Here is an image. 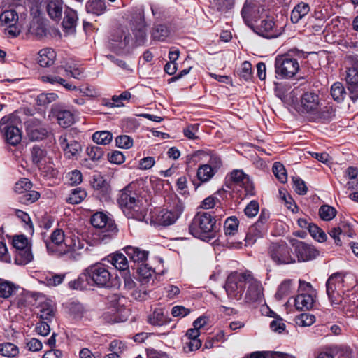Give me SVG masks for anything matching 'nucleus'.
I'll return each instance as SVG.
<instances>
[{"instance_id":"obj_1","label":"nucleus","mask_w":358,"mask_h":358,"mask_svg":"<svg viewBox=\"0 0 358 358\" xmlns=\"http://www.w3.org/2000/svg\"><path fill=\"white\" fill-rule=\"evenodd\" d=\"M117 202L127 217L138 221L145 219L146 208L132 185H129L120 191Z\"/></svg>"},{"instance_id":"obj_2","label":"nucleus","mask_w":358,"mask_h":358,"mask_svg":"<svg viewBox=\"0 0 358 358\" xmlns=\"http://www.w3.org/2000/svg\"><path fill=\"white\" fill-rule=\"evenodd\" d=\"M189 230L194 237L208 241L215 236V220L208 213L199 212L192 219Z\"/></svg>"},{"instance_id":"obj_3","label":"nucleus","mask_w":358,"mask_h":358,"mask_svg":"<svg viewBox=\"0 0 358 358\" xmlns=\"http://www.w3.org/2000/svg\"><path fill=\"white\" fill-rule=\"evenodd\" d=\"M222 166V161L220 157L216 155H210L206 163L199 164L196 170L197 181L193 182L195 189H198L203 184L209 182Z\"/></svg>"},{"instance_id":"obj_4","label":"nucleus","mask_w":358,"mask_h":358,"mask_svg":"<svg viewBox=\"0 0 358 358\" xmlns=\"http://www.w3.org/2000/svg\"><path fill=\"white\" fill-rule=\"evenodd\" d=\"M92 226L100 230V239L103 243L114 238L118 231L113 220L103 212L94 213L90 219Z\"/></svg>"},{"instance_id":"obj_5","label":"nucleus","mask_w":358,"mask_h":358,"mask_svg":"<svg viewBox=\"0 0 358 358\" xmlns=\"http://www.w3.org/2000/svg\"><path fill=\"white\" fill-rule=\"evenodd\" d=\"M184 203L179 199H175L173 204L158 211L152 217L153 222L160 226L168 227L176 223L183 213Z\"/></svg>"},{"instance_id":"obj_6","label":"nucleus","mask_w":358,"mask_h":358,"mask_svg":"<svg viewBox=\"0 0 358 358\" xmlns=\"http://www.w3.org/2000/svg\"><path fill=\"white\" fill-rule=\"evenodd\" d=\"M346 66L345 80L350 98L352 101L358 99V55H348L344 59Z\"/></svg>"},{"instance_id":"obj_7","label":"nucleus","mask_w":358,"mask_h":358,"mask_svg":"<svg viewBox=\"0 0 358 358\" xmlns=\"http://www.w3.org/2000/svg\"><path fill=\"white\" fill-rule=\"evenodd\" d=\"M19 121L14 114L6 115L0 120V132L6 141L12 145H17L22 139L21 131L17 126Z\"/></svg>"},{"instance_id":"obj_8","label":"nucleus","mask_w":358,"mask_h":358,"mask_svg":"<svg viewBox=\"0 0 358 358\" xmlns=\"http://www.w3.org/2000/svg\"><path fill=\"white\" fill-rule=\"evenodd\" d=\"M250 274L248 271L243 273L236 271L228 276L224 286L228 296L236 300L241 299Z\"/></svg>"},{"instance_id":"obj_9","label":"nucleus","mask_w":358,"mask_h":358,"mask_svg":"<svg viewBox=\"0 0 358 358\" xmlns=\"http://www.w3.org/2000/svg\"><path fill=\"white\" fill-rule=\"evenodd\" d=\"M268 253L272 261L278 265L296 262L292 248L285 242L272 243L268 247Z\"/></svg>"},{"instance_id":"obj_10","label":"nucleus","mask_w":358,"mask_h":358,"mask_svg":"<svg viewBox=\"0 0 358 358\" xmlns=\"http://www.w3.org/2000/svg\"><path fill=\"white\" fill-rule=\"evenodd\" d=\"M275 73L281 78L293 77L299 69L296 59L289 55H278L275 61Z\"/></svg>"},{"instance_id":"obj_11","label":"nucleus","mask_w":358,"mask_h":358,"mask_svg":"<svg viewBox=\"0 0 358 358\" xmlns=\"http://www.w3.org/2000/svg\"><path fill=\"white\" fill-rule=\"evenodd\" d=\"M320 106V99L317 93L306 92L301 96L296 110L303 115H315L319 113Z\"/></svg>"},{"instance_id":"obj_12","label":"nucleus","mask_w":358,"mask_h":358,"mask_svg":"<svg viewBox=\"0 0 358 358\" xmlns=\"http://www.w3.org/2000/svg\"><path fill=\"white\" fill-rule=\"evenodd\" d=\"M86 271L91 285H96L99 287L109 286L111 274L104 264L99 262L91 265Z\"/></svg>"},{"instance_id":"obj_13","label":"nucleus","mask_w":358,"mask_h":358,"mask_svg":"<svg viewBox=\"0 0 358 358\" xmlns=\"http://www.w3.org/2000/svg\"><path fill=\"white\" fill-rule=\"evenodd\" d=\"M132 37L128 31L115 30L110 36L109 46L115 52L120 54L131 47Z\"/></svg>"},{"instance_id":"obj_14","label":"nucleus","mask_w":358,"mask_h":358,"mask_svg":"<svg viewBox=\"0 0 358 358\" xmlns=\"http://www.w3.org/2000/svg\"><path fill=\"white\" fill-rule=\"evenodd\" d=\"M255 31L258 35L264 38H275L282 35L284 28L282 25L276 24L272 17H268L260 21Z\"/></svg>"},{"instance_id":"obj_15","label":"nucleus","mask_w":358,"mask_h":358,"mask_svg":"<svg viewBox=\"0 0 358 358\" xmlns=\"http://www.w3.org/2000/svg\"><path fill=\"white\" fill-rule=\"evenodd\" d=\"M134 35L135 39L131 41V47L143 45L147 40L146 24L143 10L136 13V17L134 18Z\"/></svg>"},{"instance_id":"obj_16","label":"nucleus","mask_w":358,"mask_h":358,"mask_svg":"<svg viewBox=\"0 0 358 358\" xmlns=\"http://www.w3.org/2000/svg\"><path fill=\"white\" fill-rule=\"evenodd\" d=\"M64 240V231L60 229H55L51 234V242L46 243L49 252L58 257L65 255L67 252V245Z\"/></svg>"},{"instance_id":"obj_17","label":"nucleus","mask_w":358,"mask_h":358,"mask_svg":"<svg viewBox=\"0 0 358 358\" xmlns=\"http://www.w3.org/2000/svg\"><path fill=\"white\" fill-rule=\"evenodd\" d=\"M248 289L245 299L248 303H261L264 300L263 287L261 282L255 279L250 273L247 281Z\"/></svg>"},{"instance_id":"obj_18","label":"nucleus","mask_w":358,"mask_h":358,"mask_svg":"<svg viewBox=\"0 0 358 358\" xmlns=\"http://www.w3.org/2000/svg\"><path fill=\"white\" fill-rule=\"evenodd\" d=\"M299 262H308L316 258L319 252L316 248L305 242L296 241L293 244Z\"/></svg>"},{"instance_id":"obj_19","label":"nucleus","mask_w":358,"mask_h":358,"mask_svg":"<svg viewBox=\"0 0 358 358\" xmlns=\"http://www.w3.org/2000/svg\"><path fill=\"white\" fill-rule=\"evenodd\" d=\"M48 127L38 120L33 119L29 121L27 134L31 141H41L48 136Z\"/></svg>"},{"instance_id":"obj_20","label":"nucleus","mask_w":358,"mask_h":358,"mask_svg":"<svg viewBox=\"0 0 358 358\" xmlns=\"http://www.w3.org/2000/svg\"><path fill=\"white\" fill-rule=\"evenodd\" d=\"M67 76V69L60 66L56 68L55 71L49 75L43 76L41 80L44 83H49L52 85H62L67 88L66 77Z\"/></svg>"},{"instance_id":"obj_21","label":"nucleus","mask_w":358,"mask_h":358,"mask_svg":"<svg viewBox=\"0 0 358 358\" xmlns=\"http://www.w3.org/2000/svg\"><path fill=\"white\" fill-rule=\"evenodd\" d=\"M103 260L110 263L117 270L129 273L128 260L122 253L115 252L110 254Z\"/></svg>"},{"instance_id":"obj_22","label":"nucleus","mask_w":358,"mask_h":358,"mask_svg":"<svg viewBox=\"0 0 358 358\" xmlns=\"http://www.w3.org/2000/svg\"><path fill=\"white\" fill-rule=\"evenodd\" d=\"M316 294H298L295 298L294 306L299 310H308L311 309L315 303Z\"/></svg>"},{"instance_id":"obj_23","label":"nucleus","mask_w":358,"mask_h":358,"mask_svg":"<svg viewBox=\"0 0 358 358\" xmlns=\"http://www.w3.org/2000/svg\"><path fill=\"white\" fill-rule=\"evenodd\" d=\"M343 276L342 274L336 273L331 275L327 281L326 288L327 294L332 292H343Z\"/></svg>"},{"instance_id":"obj_24","label":"nucleus","mask_w":358,"mask_h":358,"mask_svg":"<svg viewBox=\"0 0 358 358\" xmlns=\"http://www.w3.org/2000/svg\"><path fill=\"white\" fill-rule=\"evenodd\" d=\"M328 234L334 240L336 245H341V241L339 238L340 235H344L351 237L352 231L350 226L345 222H341L338 226L331 228Z\"/></svg>"},{"instance_id":"obj_25","label":"nucleus","mask_w":358,"mask_h":358,"mask_svg":"<svg viewBox=\"0 0 358 358\" xmlns=\"http://www.w3.org/2000/svg\"><path fill=\"white\" fill-rule=\"evenodd\" d=\"M124 251L134 262H138L143 264L148 259V252L144 250H141L137 247L127 246L124 248Z\"/></svg>"},{"instance_id":"obj_26","label":"nucleus","mask_w":358,"mask_h":358,"mask_svg":"<svg viewBox=\"0 0 358 358\" xmlns=\"http://www.w3.org/2000/svg\"><path fill=\"white\" fill-rule=\"evenodd\" d=\"M47 12L50 18L57 21L62 17V0H45Z\"/></svg>"},{"instance_id":"obj_27","label":"nucleus","mask_w":358,"mask_h":358,"mask_svg":"<svg viewBox=\"0 0 358 358\" xmlns=\"http://www.w3.org/2000/svg\"><path fill=\"white\" fill-rule=\"evenodd\" d=\"M310 10L308 3L301 1L296 4L291 12L290 20L292 23L296 24L305 16H306Z\"/></svg>"},{"instance_id":"obj_28","label":"nucleus","mask_w":358,"mask_h":358,"mask_svg":"<svg viewBox=\"0 0 358 358\" xmlns=\"http://www.w3.org/2000/svg\"><path fill=\"white\" fill-rule=\"evenodd\" d=\"M92 186L99 194H101L103 196H107L110 192L109 183L100 174L93 176Z\"/></svg>"},{"instance_id":"obj_29","label":"nucleus","mask_w":358,"mask_h":358,"mask_svg":"<svg viewBox=\"0 0 358 358\" xmlns=\"http://www.w3.org/2000/svg\"><path fill=\"white\" fill-rule=\"evenodd\" d=\"M127 273H126V275L124 277V288L131 292V295L135 299L140 301L145 299L147 294L146 291H138L136 289V283L134 282L130 275H127Z\"/></svg>"},{"instance_id":"obj_30","label":"nucleus","mask_w":358,"mask_h":358,"mask_svg":"<svg viewBox=\"0 0 358 358\" xmlns=\"http://www.w3.org/2000/svg\"><path fill=\"white\" fill-rule=\"evenodd\" d=\"M55 58L56 53L52 49H42L38 52V63L42 67H47L53 64Z\"/></svg>"},{"instance_id":"obj_31","label":"nucleus","mask_w":358,"mask_h":358,"mask_svg":"<svg viewBox=\"0 0 358 358\" xmlns=\"http://www.w3.org/2000/svg\"><path fill=\"white\" fill-rule=\"evenodd\" d=\"M154 273V270L147 264H141L138 268V280L142 285H148L150 282L153 284Z\"/></svg>"},{"instance_id":"obj_32","label":"nucleus","mask_w":358,"mask_h":358,"mask_svg":"<svg viewBox=\"0 0 358 358\" xmlns=\"http://www.w3.org/2000/svg\"><path fill=\"white\" fill-rule=\"evenodd\" d=\"M150 34L153 41H164L170 35V29L166 25L159 24L152 27Z\"/></svg>"},{"instance_id":"obj_33","label":"nucleus","mask_w":358,"mask_h":358,"mask_svg":"<svg viewBox=\"0 0 358 358\" xmlns=\"http://www.w3.org/2000/svg\"><path fill=\"white\" fill-rule=\"evenodd\" d=\"M69 91L78 92L81 98L73 99V101L78 105H83L85 103L84 96H94L95 95L94 90L90 87L86 86L84 88L77 87L76 85L69 83Z\"/></svg>"},{"instance_id":"obj_34","label":"nucleus","mask_w":358,"mask_h":358,"mask_svg":"<svg viewBox=\"0 0 358 358\" xmlns=\"http://www.w3.org/2000/svg\"><path fill=\"white\" fill-rule=\"evenodd\" d=\"M85 313V308L82 303L78 301H72L69 303V317L72 320H80Z\"/></svg>"},{"instance_id":"obj_35","label":"nucleus","mask_w":358,"mask_h":358,"mask_svg":"<svg viewBox=\"0 0 358 358\" xmlns=\"http://www.w3.org/2000/svg\"><path fill=\"white\" fill-rule=\"evenodd\" d=\"M65 278V273L57 274L49 272L41 278V282L48 287H56L62 284Z\"/></svg>"},{"instance_id":"obj_36","label":"nucleus","mask_w":358,"mask_h":358,"mask_svg":"<svg viewBox=\"0 0 358 358\" xmlns=\"http://www.w3.org/2000/svg\"><path fill=\"white\" fill-rule=\"evenodd\" d=\"M51 113L55 117L58 124L63 128L67 127V110L64 106L55 104L52 106Z\"/></svg>"},{"instance_id":"obj_37","label":"nucleus","mask_w":358,"mask_h":358,"mask_svg":"<svg viewBox=\"0 0 358 358\" xmlns=\"http://www.w3.org/2000/svg\"><path fill=\"white\" fill-rule=\"evenodd\" d=\"M20 354L19 348L13 343L4 342L0 343V355L8 358L17 357Z\"/></svg>"},{"instance_id":"obj_38","label":"nucleus","mask_w":358,"mask_h":358,"mask_svg":"<svg viewBox=\"0 0 358 358\" xmlns=\"http://www.w3.org/2000/svg\"><path fill=\"white\" fill-rule=\"evenodd\" d=\"M106 10L104 0H89L86 3V10L96 15L103 14Z\"/></svg>"},{"instance_id":"obj_39","label":"nucleus","mask_w":358,"mask_h":358,"mask_svg":"<svg viewBox=\"0 0 358 358\" xmlns=\"http://www.w3.org/2000/svg\"><path fill=\"white\" fill-rule=\"evenodd\" d=\"M38 315L41 321L50 322L55 316L53 306L48 302L42 303L39 306Z\"/></svg>"},{"instance_id":"obj_40","label":"nucleus","mask_w":358,"mask_h":358,"mask_svg":"<svg viewBox=\"0 0 358 358\" xmlns=\"http://www.w3.org/2000/svg\"><path fill=\"white\" fill-rule=\"evenodd\" d=\"M18 289V287L13 282L3 280L0 282V297L8 299L15 294Z\"/></svg>"},{"instance_id":"obj_41","label":"nucleus","mask_w":358,"mask_h":358,"mask_svg":"<svg viewBox=\"0 0 358 358\" xmlns=\"http://www.w3.org/2000/svg\"><path fill=\"white\" fill-rule=\"evenodd\" d=\"M83 152V145L80 139L69 141V159H78Z\"/></svg>"},{"instance_id":"obj_42","label":"nucleus","mask_w":358,"mask_h":358,"mask_svg":"<svg viewBox=\"0 0 358 358\" xmlns=\"http://www.w3.org/2000/svg\"><path fill=\"white\" fill-rule=\"evenodd\" d=\"M71 288L74 289H85L88 286H90V281L88 278L87 271H85L83 273L80 274L77 279L71 281L69 283Z\"/></svg>"},{"instance_id":"obj_43","label":"nucleus","mask_w":358,"mask_h":358,"mask_svg":"<svg viewBox=\"0 0 358 358\" xmlns=\"http://www.w3.org/2000/svg\"><path fill=\"white\" fill-rule=\"evenodd\" d=\"M331 95L334 101L340 103L343 101L346 96V91L343 83L336 82L331 87Z\"/></svg>"},{"instance_id":"obj_44","label":"nucleus","mask_w":358,"mask_h":358,"mask_svg":"<svg viewBox=\"0 0 358 358\" xmlns=\"http://www.w3.org/2000/svg\"><path fill=\"white\" fill-rule=\"evenodd\" d=\"M92 140L98 145H108L113 140V134L108 131H96L92 135Z\"/></svg>"},{"instance_id":"obj_45","label":"nucleus","mask_w":358,"mask_h":358,"mask_svg":"<svg viewBox=\"0 0 358 358\" xmlns=\"http://www.w3.org/2000/svg\"><path fill=\"white\" fill-rule=\"evenodd\" d=\"M239 221L235 216L228 217L224 223V231L226 236H234L238 231Z\"/></svg>"},{"instance_id":"obj_46","label":"nucleus","mask_w":358,"mask_h":358,"mask_svg":"<svg viewBox=\"0 0 358 358\" xmlns=\"http://www.w3.org/2000/svg\"><path fill=\"white\" fill-rule=\"evenodd\" d=\"M33 259V255L30 247L16 251L15 262L19 265H25L30 262Z\"/></svg>"},{"instance_id":"obj_47","label":"nucleus","mask_w":358,"mask_h":358,"mask_svg":"<svg viewBox=\"0 0 358 358\" xmlns=\"http://www.w3.org/2000/svg\"><path fill=\"white\" fill-rule=\"evenodd\" d=\"M0 21L6 26L15 25L18 21V15L14 10H7L0 15Z\"/></svg>"},{"instance_id":"obj_48","label":"nucleus","mask_w":358,"mask_h":358,"mask_svg":"<svg viewBox=\"0 0 358 358\" xmlns=\"http://www.w3.org/2000/svg\"><path fill=\"white\" fill-rule=\"evenodd\" d=\"M336 210L329 205H322L319 209L320 217L324 221H330L336 215Z\"/></svg>"},{"instance_id":"obj_49","label":"nucleus","mask_w":358,"mask_h":358,"mask_svg":"<svg viewBox=\"0 0 358 358\" xmlns=\"http://www.w3.org/2000/svg\"><path fill=\"white\" fill-rule=\"evenodd\" d=\"M86 192L80 188H75L71 190L70 196H69V203L73 204L80 203L86 197Z\"/></svg>"},{"instance_id":"obj_50","label":"nucleus","mask_w":358,"mask_h":358,"mask_svg":"<svg viewBox=\"0 0 358 358\" xmlns=\"http://www.w3.org/2000/svg\"><path fill=\"white\" fill-rule=\"evenodd\" d=\"M273 172L280 182L285 183L287 182V172L282 164L275 162L273 166Z\"/></svg>"},{"instance_id":"obj_51","label":"nucleus","mask_w":358,"mask_h":358,"mask_svg":"<svg viewBox=\"0 0 358 358\" xmlns=\"http://www.w3.org/2000/svg\"><path fill=\"white\" fill-rule=\"evenodd\" d=\"M308 230L311 236L318 242H324L327 240V235L324 231L316 224L311 223Z\"/></svg>"},{"instance_id":"obj_52","label":"nucleus","mask_w":358,"mask_h":358,"mask_svg":"<svg viewBox=\"0 0 358 358\" xmlns=\"http://www.w3.org/2000/svg\"><path fill=\"white\" fill-rule=\"evenodd\" d=\"M166 320L161 309H157L148 317V322L155 326H161Z\"/></svg>"},{"instance_id":"obj_53","label":"nucleus","mask_w":358,"mask_h":358,"mask_svg":"<svg viewBox=\"0 0 358 358\" xmlns=\"http://www.w3.org/2000/svg\"><path fill=\"white\" fill-rule=\"evenodd\" d=\"M231 180L238 184L245 185L250 182L248 176L242 170L236 169L230 173Z\"/></svg>"},{"instance_id":"obj_54","label":"nucleus","mask_w":358,"mask_h":358,"mask_svg":"<svg viewBox=\"0 0 358 358\" xmlns=\"http://www.w3.org/2000/svg\"><path fill=\"white\" fill-rule=\"evenodd\" d=\"M315 322V316L309 313H302L296 317V323L299 327H309Z\"/></svg>"},{"instance_id":"obj_55","label":"nucleus","mask_w":358,"mask_h":358,"mask_svg":"<svg viewBox=\"0 0 358 358\" xmlns=\"http://www.w3.org/2000/svg\"><path fill=\"white\" fill-rule=\"evenodd\" d=\"M39 197L40 194L38 192L29 189L24 194L21 195L19 199L21 203L28 205L37 201Z\"/></svg>"},{"instance_id":"obj_56","label":"nucleus","mask_w":358,"mask_h":358,"mask_svg":"<svg viewBox=\"0 0 358 358\" xmlns=\"http://www.w3.org/2000/svg\"><path fill=\"white\" fill-rule=\"evenodd\" d=\"M292 280H285L282 281L278 287L276 292V296L279 299L283 298L285 296L289 294L292 289Z\"/></svg>"},{"instance_id":"obj_57","label":"nucleus","mask_w":358,"mask_h":358,"mask_svg":"<svg viewBox=\"0 0 358 358\" xmlns=\"http://www.w3.org/2000/svg\"><path fill=\"white\" fill-rule=\"evenodd\" d=\"M57 98V95L55 93H41L36 99L37 104L38 106H46L53 101Z\"/></svg>"},{"instance_id":"obj_58","label":"nucleus","mask_w":358,"mask_h":358,"mask_svg":"<svg viewBox=\"0 0 358 358\" xmlns=\"http://www.w3.org/2000/svg\"><path fill=\"white\" fill-rule=\"evenodd\" d=\"M33 162L41 167L42 161L46 157V152L38 146H34L31 150Z\"/></svg>"},{"instance_id":"obj_59","label":"nucleus","mask_w":358,"mask_h":358,"mask_svg":"<svg viewBox=\"0 0 358 358\" xmlns=\"http://www.w3.org/2000/svg\"><path fill=\"white\" fill-rule=\"evenodd\" d=\"M87 153L92 161H99L103 156V151L101 148L93 145L87 148Z\"/></svg>"},{"instance_id":"obj_60","label":"nucleus","mask_w":358,"mask_h":358,"mask_svg":"<svg viewBox=\"0 0 358 358\" xmlns=\"http://www.w3.org/2000/svg\"><path fill=\"white\" fill-rule=\"evenodd\" d=\"M131 93L128 91H124L119 96L114 95L112 97L113 103H111L112 107H120L123 106V101H129L131 98Z\"/></svg>"},{"instance_id":"obj_61","label":"nucleus","mask_w":358,"mask_h":358,"mask_svg":"<svg viewBox=\"0 0 358 358\" xmlns=\"http://www.w3.org/2000/svg\"><path fill=\"white\" fill-rule=\"evenodd\" d=\"M116 145L122 149H129L133 145V139L127 135L118 136L115 138Z\"/></svg>"},{"instance_id":"obj_62","label":"nucleus","mask_w":358,"mask_h":358,"mask_svg":"<svg viewBox=\"0 0 358 358\" xmlns=\"http://www.w3.org/2000/svg\"><path fill=\"white\" fill-rule=\"evenodd\" d=\"M77 21L78 15L76 11L69 7V36L75 34Z\"/></svg>"},{"instance_id":"obj_63","label":"nucleus","mask_w":358,"mask_h":358,"mask_svg":"<svg viewBox=\"0 0 358 358\" xmlns=\"http://www.w3.org/2000/svg\"><path fill=\"white\" fill-rule=\"evenodd\" d=\"M26 348L29 351L38 352L43 348L42 341L36 338L25 340Z\"/></svg>"},{"instance_id":"obj_64","label":"nucleus","mask_w":358,"mask_h":358,"mask_svg":"<svg viewBox=\"0 0 358 358\" xmlns=\"http://www.w3.org/2000/svg\"><path fill=\"white\" fill-rule=\"evenodd\" d=\"M31 188V183L27 179H23L15 183L14 190L21 195Z\"/></svg>"}]
</instances>
